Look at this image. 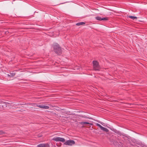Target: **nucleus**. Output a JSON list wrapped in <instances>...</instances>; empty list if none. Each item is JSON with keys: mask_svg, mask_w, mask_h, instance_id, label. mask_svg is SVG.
Returning a JSON list of instances; mask_svg holds the SVG:
<instances>
[{"mask_svg": "<svg viewBox=\"0 0 147 147\" xmlns=\"http://www.w3.org/2000/svg\"><path fill=\"white\" fill-rule=\"evenodd\" d=\"M128 17L131 19H132L133 20H134L135 19L137 18V17H135V16H128Z\"/></svg>", "mask_w": 147, "mask_h": 147, "instance_id": "nucleus-14", "label": "nucleus"}, {"mask_svg": "<svg viewBox=\"0 0 147 147\" xmlns=\"http://www.w3.org/2000/svg\"><path fill=\"white\" fill-rule=\"evenodd\" d=\"M3 131H0V134H3Z\"/></svg>", "mask_w": 147, "mask_h": 147, "instance_id": "nucleus-17", "label": "nucleus"}, {"mask_svg": "<svg viewBox=\"0 0 147 147\" xmlns=\"http://www.w3.org/2000/svg\"><path fill=\"white\" fill-rule=\"evenodd\" d=\"M115 132L119 136H121L122 135V134L119 131L116 130L115 131Z\"/></svg>", "mask_w": 147, "mask_h": 147, "instance_id": "nucleus-13", "label": "nucleus"}, {"mask_svg": "<svg viewBox=\"0 0 147 147\" xmlns=\"http://www.w3.org/2000/svg\"><path fill=\"white\" fill-rule=\"evenodd\" d=\"M101 130H102L105 131V132H108L109 131V130L107 128L105 127H104L102 126V128H101Z\"/></svg>", "mask_w": 147, "mask_h": 147, "instance_id": "nucleus-8", "label": "nucleus"}, {"mask_svg": "<svg viewBox=\"0 0 147 147\" xmlns=\"http://www.w3.org/2000/svg\"><path fill=\"white\" fill-rule=\"evenodd\" d=\"M85 23L84 22H82L77 23L76 24V25L77 26H80V25H82L84 24Z\"/></svg>", "mask_w": 147, "mask_h": 147, "instance_id": "nucleus-10", "label": "nucleus"}, {"mask_svg": "<svg viewBox=\"0 0 147 147\" xmlns=\"http://www.w3.org/2000/svg\"><path fill=\"white\" fill-rule=\"evenodd\" d=\"M38 147H49V145L48 144H41L37 145Z\"/></svg>", "mask_w": 147, "mask_h": 147, "instance_id": "nucleus-6", "label": "nucleus"}, {"mask_svg": "<svg viewBox=\"0 0 147 147\" xmlns=\"http://www.w3.org/2000/svg\"><path fill=\"white\" fill-rule=\"evenodd\" d=\"M115 132L119 136H121L122 135V134L119 131L116 130L115 131Z\"/></svg>", "mask_w": 147, "mask_h": 147, "instance_id": "nucleus-12", "label": "nucleus"}, {"mask_svg": "<svg viewBox=\"0 0 147 147\" xmlns=\"http://www.w3.org/2000/svg\"><path fill=\"white\" fill-rule=\"evenodd\" d=\"M95 19L99 21H106L108 20V18H101L99 16L95 17Z\"/></svg>", "mask_w": 147, "mask_h": 147, "instance_id": "nucleus-5", "label": "nucleus"}, {"mask_svg": "<svg viewBox=\"0 0 147 147\" xmlns=\"http://www.w3.org/2000/svg\"><path fill=\"white\" fill-rule=\"evenodd\" d=\"M93 67L95 70H99V66L98 63L97 61H94L92 62Z\"/></svg>", "mask_w": 147, "mask_h": 147, "instance_id": "nucleus-2", "label": "nucleus"}, {"mask_svg": "<svg viewBox=\"0 0 147 147\" xmlns=\"http://www.w3.org/2000/svg\"><path fill=\"white\" fill-rule=\"evenodd\" d=\"M7 76H8V77L10 76V74H7Z\"/></svg>", "mask_w": 147, "mask_h": 147, "instance_id": "nucleus-18", "label": "nucleus"}, {"mask_svg": "<svg viewBox=\"0 0 147 147\" xmlns=\"http://www.w3.org/2000/svg\"><path fill=\"white\" fill-rule=\"evenodd\" d=\"M96 125L97 126H98L100 128V129L102 127V126L100 125V124L98 123L96 124Z\"/></svg>", "mask_w": 147, "mask_h": 147, "instance_id": "nucleus-16", "label": "nucleus"}, {"mask_svg": "<svg viewBox=\"0 0 147 147\" xmlns=\"http://www.w3.org/2000/svg\"><path fill=\"white\" fill-rule=\"evenodd\" d=\"M15 75V74L14 73H10V76L13 77Z\"/></svg>", "mask_w": 147, "mask_h": 147, "instance_id": "nucleus-15", "label": "nucleus"}, {"mask_svg": "<svg viewBox=\"0 0 147 147\" xmlns=\"http://www.w3.org/2000/svg\"><path fill=\"white\" fill-rule=\"evenodd\" d=\"M52 140L56 142H64L65 141L64 138L59 137H54L52 139Z\"/></svg>", "mask_w": 147, "mask_h": 147, "instance_id": "nucleus-3", "label": "nucleus"}, {"mask_svg": "<svg viewBox=\"0 0 147 147\" xmlns=\"http://www.w3.org/2000/svg\"><path fill=\"white\" fill-rule=\"evenodd\" d=\"M64 142V144L65 145L71 146L74 144L75 143V142L72 140H67Z\"/></svg>", "mask_w": 147, "mask_h": 147, "instance_id": "nucleus-4", "label": "nucleus"}, {"mask_svg": "<svg viewBox=\"0 0 147 147\" xmlns=\"http://www.w3.org/2000/svg\"><path fill=\"white\" fill-rule=\"evenodd\" d=\"M79 123H80V124H81L82 125H84L88 124H90L88 122H83V121L80 122Z\"/></svg>", "mask_w": 147, "mask_h": 147, "instance_id": "nucleus-9", "label": "nucleus"}, {"mask_svg": "<svg viewBox=\"0 0 147 147\" xmlns=\"http://www.w3.org/2000/svg\"><path fill=\"white\" fill-rule=\"evenodd\" d=\"M115 132L119 136H121L122 135V134L119 131L116 130L115 131Z\"/></svg>", "mask_w": 147, "mask_h": 147, "instance_id": "nucleus-11", "label": "nucleus"}, {"mask_svg": "<svg viewBox=\"0 0 147 147\" xmlns=\"http://www.w3.org/2000/svg\"><path fill=\"white\" fill-rule=\"evenodd\" d=\"M37 107L43 109H48L49 108V107L48 106H45L42 105H37Z\"/></svg>", "mask_w": 147, "mask_h": 147, "instance_id": "nucleus-7", "label": "nucleus"}, {"mask_svg": "<svg viewBox=\"0 0 147 147\" xmlns=\"http://www.w3.org/2000/svg\"><path fill=\"white\" fill-rule=\"evenodd\" d=\"M53 49L54 52L58 55L61 54L62 51L61 48L57 43H55L53 45Z\"/></svg>", "mask_w": 147, "mask_h": 147, "instance_id": "nucleus-1", "label": "nucleus"}]
</instances>
